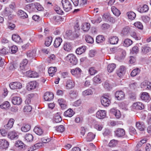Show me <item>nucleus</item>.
I'll use <instances>...</instances> for the list:
<instances>
[{"label":"nucleus","instance_id":"nucleus-15","mask_svg":"<svg viewBox=\"0 0 151 151\" xmlns=\"http://www.w3.org/2000/svg\"><path fill=\"white\" fill-rule=\"evenodd\" d=\"M119 39L116 36H111L108 39V42L111 44H117L118 42Z\"/></svg>","mask_w":151,"mask_h":151},{"label":"nucleus","instance_id":"nucleus-18","mask_svg":"<svg viewBox=\"0 0 151 151\" xmlns=\"http://www.w3.org/2000/svg\"><path fill=\"white\" fill-rule=\"evenodd\" d=\"M32 9L35 10L36 9L38 11H41L43 10V8L39 3L35 2L33 3Z\"/></svg>","mask_w":151,"mask_h":151},{"label":"nucleus","instance_id":"nucleus-60","mask_svg":"<svg viewBox=\"0 0 151 151\" xmlns=\"http://www.w3.org/2000/svg\"><path fill=\"white\" fill-rule=\"evenodd\" d=\"M134 26L138 29H142L143 28V26L142 24L140 22H136L134 24Z\"/></svg>","mask_w":151,"mask_h":151},{"label":"nucleus","instance_id":"nucleus-45","mask_svg":"<svg viewBox=\"0 0 151 151\" xmlns=\"http://www.w3.org/2000/svg\"><path fill=\"white\" fill-rule=\"evenodd\" d=\"M52 38L51 37H49L46 38L45 43V45L47 47L50 46L52 42Z\"/></svg>","mask_w":151,"mask_h":151},{"label":"nucleus","instance_id":"nucleus-28","mask_svg":"<svg viewBox=\"0 0 151 151\" xmlns=\"http://www.w3.org/2000/svg\"><path fill=\"white\" fill-rule=\"evenodd\" d=\"M74 114V112L73 110L69 109L65 112L64 115L66 116L71 117Z\"/></svg>","mask_w":151,"mask_h":151},{"label":"nucleus","instance_id":"nucleus-12","mask_svg":"<svg viewBox=\"0 0 151 151\" xmlns=\"http://www.w3.org/2000/svg\"><path fill=\"white\" fill-rule=\"evenodd\" d=\"M101 102L102 104L104 106H108L111 102L108 98L103 96L101 98Z\"/></svg>","mask_w":151,"mask_h":151},{"label":"nucleus","instance_id":"nucleus-63","mask_svg":"<svg viewBox=\"0 0 151 151\" xmlns=\"http://www.w3.org/2000/svg\"><path fill=\"white\" fill-rule=\"evenodd\" d=\"M89 72L90 75H93L96 73L97 71L95 69L94 67H92L89 69Z\"/></svg>","mask_w":151,"mask_h":151},{"label":"nucleus","instance_id":"nucleus-9","mask_svg":"<svg viewBox=\"0 0 151 151\" xmlns=\"http://www.w3.org/2000/svg\"><path fill=\"white\" fill-rule=\"evenodd\" d=\"M144 104L141 102H136L133 104V107L136 110H142L144 108Z\"/></svg>","mask_w":151,"mask_h":151},{"label":"nucleus","instance_id":"nucleus-44","mask_svg":"<svg viewBox=\"0 0 151 151\" xmlns=\"http://www.w3.org/2000/svg\"><path fill=\"white\" fill-rule=\"evenodd\" d=\"M132 43V41L130 39H125L124 42V45L126 47H128L131 45Z\"/></svg>","mask_w":151,"mask_h":151},{"label":"nucleus","instance_id":"nucleus-23","mask_svg":"<svg viewBox=\"0 0 151 151\" xmlns=\"http://www.w3.org/2000/svg\"><path fill=\"white\" fill-rule=\"evenodd\" d=\"M150 50V48L147 45L142 46L141 48V52L142 54H145L149 52Z\"/></svg>","mask_w":151,"mask_h":151},{"label":"nucleus","instance_id":"nucleus-6","mask_svg":"<svg viewBox=\"0 0 151 151\" xmlns=\"http://www.w3.org/2000/svg\"><path fill=\"white\" fill-rule=\"evenodd\" d=\"M7 136L11 140L17 139L19 137L18 133L15 131H11L8 133Z\"/></svg>","mask_w":151,"mask_h":151},{"label":"nucleus","instance_id":"nucleus-32","mask_svg":"<svg viewBox=\"0 0 151 151\" xmlns=\"http://www.w3.org/2000/svg\"><path fill=\"white\" fill-rule=\"evenodd\" d=\"M33 130L37 134L39 135H41L43 133L42 129L40 127H35Z\"/></svg>","mask_w":151,"mask_h":151},{"label":"nucleus","instance_id":"nucleus-37","mask_svg":"<svg viewBox=\"0 0 151 151\" xmlns=\"http://www.w3.org/2000/svg\"><path fill=\"white\" fill-rule=\"evenodd\" d=\"M95 137V134L92 132H89L88 133L86 137L87 141H91Z\"/></svg>","mask_w":151,"mask_h":151},{"label":"nucleus","instance_id":"nucleus-52","mask_svg":"<svg viewBox=\"0 0 151 151\" xmlns=\"http://www.w3.org/2000/svg\"><path fill=\"white\" fill-rule=\"evenodd\" d=\"M55 129L57 131L60 132H62L65 130V128L63 125H60L55 127Z\"/></svg>","mask_w":151,"mask_h":151},{"label":"nucleus","instance_id":"nucleus-58","mask_svg":"<svg viewBox=\"0 0 151 151\" xmlns=\"http://www.w3.org/2000/svg\"><path fill=\"white\" fill-rule=\"evenodd\" d=\"M142 19L144 22L147 23L149 22L150 18L147 15H144L142 16Z\"/></svg>","mask_w":151,"mask_h":151},{"label":"nucleus","instance_id":"nucleus-20","mask_svg":"<svg viewBox=\"0 0 151 151\" xmlns=\"http://www.w3.org/2000/svg\"><path fill=\"white\" fill-rule=\"evenodd\" d=\"M86 48V47L85 45L79 47L76 50V52L78 55H81L85 52Z\"/></svg>","mask_w":151,"mask_h":151},{"label":"nucleus","instance_id":"nucleus-25","mask_svg":"<svg viewBox=\"0 0 151 151\" xmlns=\"http://www.w3.org/2000/svg\"><path fill=\"white\" fill-rule=\"evenodd\" d=\"M126 68L124 66H120L117 72L118 75L120 77L122 76L125 72Z\"/></svg>","mask_w":151,"mask_h":151},{"label":"nucleus","instance_id":"nucleus-4","mask_svg":"<svg viewBox=\"0 0 151 151\" xmlns=\"http://www.w3.org/2000/svg\"><path fill=\"white\" fill-rule=\"evenodd\" d=\"M9 86L10 88L12 89H20L22 87V84L19 82L11 83Z\"/></svg>","mask_w":151,"mask_h":151},{"label":"nucleus","instance_id":"nucleus-33","mask_svg":"<svg viewBox=\"0 0 151 151\" xmlns=\"http://www.w3.org/2000/svg\"><path fill=\"white\" fill-rule=\"evenodd\" d=\"M57 71V68L55 67H50L48 70V73L50 76L52 77L54 73Z\"/></svg>","mask_w":151,"mask_h":151},{"label":"nucleus","instance_id":"nucleus-16","mask_svg":"<svg viewBox=\"0 0 151 151\" xmlns=\"http://www.w3.org/2000/svg\"><path fill=\"white\" fill-rule=\"evenodd\" d=\"M37 86V83L35 81L30 82L28 84L27 87V90L30 91L35 88Z\"/></svg>","mask_w":151,"mask_h":151},{"label":"nucleus","instance_id":"nucleus-1","mask_svg":"<svg viewBox=\"0 0 151 151\" xmlns=\"http://www.w3.org/2000/svg\"><path fill=\"white\" fill-rule=\"evenodd\" d=\"M61 3L64 10L66 12H69L72 9V5L68 0H62Z\"/></svg>","mask_w":151,"mask_h":151},{"label":"nucleus","instance_id":"nucleus-19","mask_svg":"<svg viewBox=\"0 0 151 151\" xmlns=\"http://www.w3.org/2000/svg\"><path fill=\"white\" fill-rule=\"evenodd\" d=\"M75 86L74 82L70 78L68 79L66 82V87L67 89L72 88Z\"/></svg>","mask_w":151,"mask_h":151},{"label":"nucleus","instance_id":"nucleus-50","mask_svg":"<svg viewBox=\"0 0 151 151\" xmlns=\"http://www.w3.org/2000/svg\"><path fill=\"white\" fill-rule=\"evenodd\" d=\"M10 106V104L9 102L7 101H6L0 105V107L1 109H5L9 107Z\"/></svg>","mask_w":151,"mask_h":151},{"label":"nucleus","instance_id":"nucleus-10","mask_svg":"<svg viewBox=\"0 0 151 151\" xmlns=\"http://www.w3.org/2000/svg\"><path fill=\"white\" fill-rule=\"evenodd\" d=\"M12 102L14 105H19L22 102V99L19 97L15 96L12 99Z\"/></svg>","mask_w":151,"mask_h":151},{"label":"nucleus","instance_id":"nucleus-42","mask_svg":"<svg viewBox=\"0 0 151 151\" xmlns=\"http://www.w3.org/2000/svg\"><path fill=\"white\" fill-rule=\"evenodd\" d=\"M25 138L26 140L28 142H31L33 141V135L30 134H27L25 136Z\"/></svg>","mask_w":151,"mask_h":151},{"label":"nucleus","instance_id":"nucleus-59","mask_svg":"<svg viewBox=\"0 0 151 151\" xmlns=\"http://www.w3.org/2000/svg\"><path fill=\"white\" fill-rule=\"evenodd\" d=\"M102 21L101 18L98 17L96 19L91 20V22L93 24H96L100 23Z\"/></svg>","mask_w":151,"mask_h":151},{"label":"nucleus","instance_id":"nucleus-14","mask_svg":"<svg viewBox=\"0 0 151 151\" xmlns=\"http://www.w3.org/2000/svg\"><path fill=\"white\" fill-rule=\"evenodd\" d=\"M149 10L147 5L145 4L143 5H139L137 7V10L140 13L145 12Z\"/></svg>","mask_w":151,"mask_h":151},{"label":"nucleus","instance_id":"nucleus-35","mask_svg":"<svg viewBox=\"0 0 151 151\" xmlns=\"http://www.w3.org/2000/svg\"><path fill=\"white\" fill-rule=\"evenodd\" d=\"M12 39L14 41L19 42H20L21 38L19 35L17 34H13L12 36Z\"/></svg>","mask_w":151,"mask_h":151},{"label":"nucleus","instance_id":"nucleus-41","mask_svg":"<svg viewBox=\"0 0 151 151\" xmlns=\"http://www.w3.org/2000/svg\"><path fill=\"white\" fill-rule=\"evenodd\" d=\"M116 68V65L114 63L109 64L107 66V70L109 73L112 72Z\"/></svg>","mask_w":151,"mask_h":151},{"label":"nucleus","instance_id":"nucleus-51","mask_svg":"<svg viewBox=\"0 0 151 151\" xmlns=\"http://www.w3.org/2000/svg\"><path fill=\"white\" fill-rule=\"evenodd\" d=\"M69 95L70 97L73 99L76 98L77 96V93L76 91L71 90L69 92Z\"/></svg>","mask_w":151,"mask_h":151},{"label":"nucleus","instance_id":"nucleus-53","mask_svg":"<svg viewBox=\"0 0 151 151\" xmlns=\"http://www.w3.org/2000/svg\"><path fill=\"white\" fill-rule=\"evenodd\" d=\"M79 26V22L77 21H76V22H75L74 24V29L75 32L79 31L80 30V27Z\"/></svg>","mask_w":151,"mask_h":151},{"label":"nucleus","instance_id":"nucleus-5","mask_svg":"<svg viewBox=\"0 0 151 151\" xmlns=\"http://www.w3.org/2000/svg\"><path fill=\"white\" fill-rule=\"evenodd\" d=\"M9 145V142L5 139L0 140V149L6 150L8 148Z\"/></svg>","mask_w":151,"mask_h":151},{"label":"nucleus","instance_id":"nucleus-11","mask_svg":"<svg viewBox=\"0 0 151 151\" xmlns=\"http://www.w3.org/2000/svg\"><path fill=\"white\" fill-rule=\"evenodd\" d=\"M140 97L142 100L146 102L149 101L151 99L149 93L145 92L142 93Z\"/></svg>","mask_w":151,"mask_h":151},{"label":"nucleus","instance_id":"nucleus-43","mask_svg":"<svg viewBox=\"0 0 151 151\" xmlns=\"http://www.w3.org/2000/svg\"><path fill=\"white\" fill-rule=\"evenodd\" d=\"M63 48L66 51H69L71 49V45L69 43H65L64 44Z\"/></svg>","mask_w":151,"mask_h":151},{"label":"nucleus","instance_id":"nucleus-2","mask_svg":"<svg viewBox=\"0 0 151 151\" xmlns=\"http://www.w3.org/2000/svg\"><path fill=\"white\" fill-rule=\"evenodd\" d=\"M67 60L72 65H76L78 63V59L73 54H69L66 58Z\"/></svg>","mask_w":151,"mask_h":151},{"label":"nucleus","instance_id":"nucleus-3","mask_svg":"<svg viewBox=\"0 0 151 151\" xmlns=\"http://www.w3.org/2000/svg\"><path fill=\"white\" fill-rule=\"evenodd\" d=\"M125 95L124 93L121 90L117 91L115 93V98L119 101L124 99Z\"/></svg>","mask_w":151,"mask_h":151},{"label":"nucleus","instance_id":"nucleus-40","mask_svg":"<svg viewBox=\"0 0 151 151\" xmlns=\"http://www.w3.org/2000/svg\"><path fill=\"white\" fill-rule=\"evenodd\" d=\"M12 12V10H11L9 8H6L2 12V14L4 16H8L10 13Z\"/></svg>","mask_w":151,"mask_h":151},{"label":"nucleus","instance_id":"nucleus-48","mask_svg":"<svg viewBox=\"0 0 151 151\" xmlns=\"http://www.w3.org/2000/svg\"><path fill=\"white\" fill-rule=\"evenodd\" d=\"M31 128V126L30 125L27 124L23 126L21 128V130L24 132L29 131Z\"/></svg>","mask_w":151,"mask_h":151},{"label":"nucleus","instance_id":"nucleus-8","mask_svg":"<svg viewBox=\"0 0 151 151\" xmlns=\"http://www.w3.org/2000/svg\"><path fill=\"white\" fill-rule=\"evenodd\" d=\"M115 134L116 136L122 137L125 135V131L123 129L118 128L115 131Z\"/></svg>","mask_w":151,"mask_h":151},{"label":"nucleus","instance_id":"nucleus-22","mask_svg":"<svg viewBox=\"0 0 151 151\" xmlns=\"http://www.w3.org/2000/svg\"><path fill=\"white\" fill-rule=\"evenodd\" d=\"M62 41V39L60 37H58L56 38L53 44L54 47L56 48L59 47Z\"/></svg>","mask_w":151,"mask_h":151},{"label":"nucleus","instance_id":"nucleus-29","mask_svg":"<svg viewBox=\"0 0 151 151\" xmlns=\"http://www.w3.org/2000/svg\"><path fill=\"white\" fill-rule=\"evenodd\" d=\"M93 82L96 84H99L101 82V77L98 74L95 76L93 79Z\"/></svg>","mask_w":151,"mask_h":151},{"label":"nucleus","instance_id":"nucleus-49","mask_svg":"<svg viewBox=\"0 0 151 151\" xmlns=\"http://www.w3.org/2000/svg\"><path fill=\"white\" fill-rule=\"evenodd\" d=\"M140 70L139 68H137L134 69L132 71L131 73V76L132 77H134L136 76L138 73H139Z\"/></svg>","mask_w":151,"mask_h":151},{"label":"nucleus","instance_id":"nucleus-57","mask_svg":"<svg viewBox=\"0 0 151 151\" xmlns=\"http://www.w3.org/2000/svg\"><path fill=\"white\" fill-rule=\"evenodd\" d=\"M148 83H149L148 81H144V82H143L141 83V87L143 89H147V85H148Z\"/></svg>","mask_w":151,"mask_h":151},{"label":"nucleus","instance_id":"nucleus-64","mask_svg":"<svg viewBox=\"0 0 151 151\" xmlns=\"http://www.w3.org/2000/svg\"><path fill=\"white\" fill-rule=\"evenodd\" d=\"M139 51V48L137 46H135L132 47L131 52L133 54H137Z\"/></svg>","mask_w":151,"mask_h":151},{"label":"nucleus","instance_id":"nucleus-61","mask_svg":"<svg viewBox=\"0 0 151 151\" xmlns=\"http://www.w3.org/2000/svg\"><path fill=\"white\" fill-rule=\"evenodd\" d=\"M32 109V106L29 105H27L24 106L23 110L24 112H29L31 111Z\"/></svg>","mask_w":151,"mask_h":151},{"label":"nucleus","instance_id":"nucleus-13","mask_svg":"<svg viewBox=\"0 0 151 151\" xmlns=\"http://www.w3.org/2000/svg\"><path fill=\"white\" fill-rule=\"evenodd\" d=\"M106 116V112L105 110H100L96 113V116L99 119L104 118Z\"/></svg>","mask_w":151,"mask_h":151},{"label":"nucleus","instance_id":"nucleus-7","mask_svg":"<svg viewBox=\"0 0 151 151\" xmlns=\"http://www.w3.org/2000/svg\"><path fill=\"white\" fill-rule=\"evenodd\" d=\"M53 93L49 92L45 93L44 96V98L45 101H50L53 99Z\"/></svg>","mask_w":151,"mask_h":151},{"label":"nucleus","instance_id":"nucleus-55","mask_svg":"<svg viewBox=\"0 0 151 151\" xmlns=\"http://www.w3.org/2000/svg\"><path fill=\"white\" fill-rule=\"evenodd\" d=\"M86 40L87 42L90 44H92L94 42L93 38L90 36H87L86 37Z\"/></svg>","mask_w":151,"mask_h":151},{"label":"nucleus","instance_id":"nucleus-17","mask_svg":"<svg viewBox=\"0 0 151 151\" xmlns=\"http://www.w3.org/2000/svg\"><path fill=\"white\" fill-rule=\"evenodd\" d=\"M14 122V119H10L9 120L7 124L4 125V128L7 129H10L12 127Z\"/></svg>","mask_w":151,"mask_h":151},{"label":"nucleus","instance_id":"nucleus-30","mask_svg":"<svg viewBox=\"0 0 151 151\" xmlns=\"http://www.w3.org/2000/svg\"><path fill=\"white\" fill-rule=\"evenodd\" d=\"M90 27V24L89 23H85L82 24L81 29L84 32H87Z\"/></svg>","mask_w":151,"mask_h":151},{"label":"nucleus","instance_id":"nucleus-54","mask_svg":"<svg viewBox=\"0 0 151 151\" xmlns=\"http://www.w3.org/2000/svg\"><path fill=\"white\" fill-rule=\"evenodd\" d=\"M117 140L115 139H112L110 141L108 144V146L111 147H114L117 144Z\"/></svg>","mask_w":151,"mask_h":151},{"label":"nucleus","instance_id":"nucleus-24","mask_svg":"<svg viewBox=\"0 0 151 151\" xmlns=\"http://www.w3.org/2000/svg\"><path fill=\"white\" fill-rule=\"evenodd\" d=\"M81 72V70L79 68H76L75 69H73L71 71V73L73 75L76 76H80Z\"/></svg>","mask_w":151,"mask_h":151},{"label":"nucleus","instance_id":"nucleus-39","mask_svg":"<svg viewBox=\"0 0 151 151\" xmlns=\"http://www.w3.org/2000/svg\"><path fill=\"white\" fill-rule=\"evenodd\" d=\"M93 94V92L90 89H88L86 90L83 91L82 93V94L84 96L92 95Z\"/></svg>","mask_w":151,"mask_h":151},{"label":"nucleus","instance_id":"nucleus-56","mask_svg":"<svg viewBox=\"0 0 151 151\" xmlns=\"http://www.w3.org/2000/svg\"><path fill=\"white\" fill-rule=\"evenodd\" d=\"M54 10L57 13L59 14H63V12L61 9L58 6H55Z\"/></svg>","mask_w":151,"mask_h":151},{"label":"nucleus","instance_id":"nucleus-31","mask_svg":"<svg viewBox=\"0 0 151 151\" xmlns=\"http://www.w3.org/2000/svg\"><path fill=\"white\" fill-rule=\"evenodd\" d=\"M17 14L20 17L23 19L26 18L28 17V15L27 13L21 10L18 11Z\"/></svg>","mask_w":151,"mask_h":151},{"label":"nucleus","instance_id":"nucleus-47","mask_svg":"<svg viewBox=\"0 0 151 151\" xmlns=\"http://www.w3.org/2000/svg\"><path fill=\"white\" fill-rule=\"evenodd\" d=\"M17 47L15 45H13L9 47V51L11 54H14L17 51Z\"/></svg>","mask_w":151,"mask_h":151},{"label":"nucleus","instance_id":"nucleus-38","mask_svg":"<svg viewBox=\"0 0 151 151\" xmlns=\"http://www.w3.org/2000/svg\"><path fill=\"white\" fill-rule=\"evenodd\" d=\"M105 40V38L102 35H98L96 37V42L98 43H103Z\"/></svg>","mask_w":151,"mask_h":151},{"label":"nucleus","instance_id":"nucleus-27","mask_svg":"<svg viewBox=\"0 0 151 151\" xmlns=\"http://www.w3.org/2000/svg\"><path fill=\"white\" fill-rule=\"evenodd\" d=\"M136 127L139 130L144 131L145 130V125L143 122H137L136 123Z\"/></svg>","mask_w":151,"mask_h":151},{"label":"nucleus","instance_id":"nucleus-26","mask_svg":"<svg viewBox=\"0 0 151 151\" xmlns=\"http://www.w3.org/2000/svg\"><path fill=\"white\" fill-rule=\"evenodd\" d=\"M28 63V60L24 59L23 60L20 65V68L22 70H25L26 65Z\"/></svg>","mask_w":151,"mask_h":151},{"label":"nucleus","instance_id":"nucleus-34","mask_svg":"<svg viewBox=\"0 0 151 151\" xmlns=\"http://www.w3.org/2000/svg\"><path fill=\"white\" fill-rule=\"evenodd\" d=\"M111 11L116 16H119L121 14L120 11L115 6H113L111 8Z\"/></svg>","mask_w":151,"mask_h":151},{"label":"nucleus","instance_id":"nucleus-62","mask_svg":"<svg viewBox=\"0 0 151 151\" xmlns=\"http://www.w3.org/2000/svg\"><path fill=\"white\" fill-rule=\"evenodd\" d=\"M24 145V143L20 141H17L15 143V145L16 147H21L23 148V146Z\"/></svg>","mask_w":151,"mask_h":151},{"label":"nucleus","instance_id":"nucleus-36","mask_svg":"<svg viewBox=\"0 0 151 151\" xmlns=\"http://www.w3.org/2000/svg\"><path fill=\"white\" fill-rule=\"evenodd\" d=\"M60 113H57L55 114L54 118V121L56 123H59L62 120V118L60 115Z\"/></svg>","mask_w":151,"mask_h":151},{"label":"nucleus","instance_id":"nucleus-46","mask_svg":"<svg viewBox=\"0 0 151 151\" xmlns=\"http://www.w3.org/2000/svg\"><path fill=\"white\" fill-rule=\"evenodd\" d=\"M129 19L131 20L134 19L136 17L135 14L133 12H128L127 13Z\"/></svg>","mask_w":151,"mask_h":151},{"label":"nucleus","instance_id":"nucleus-21","mask_svg":"<svg viewBox=\"0 0 151 151\" xmlns=\"http://www.w3.org/2000/svg\"><path fill=\"white\" fill-rule=\"evenodd\" d=\"M130 30V28L128 26H126L124 27L121 32V35L122 36L127 35L129 33Z\"/></svg>","mask_w":151,"mask_h":151}]
</instances>
